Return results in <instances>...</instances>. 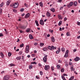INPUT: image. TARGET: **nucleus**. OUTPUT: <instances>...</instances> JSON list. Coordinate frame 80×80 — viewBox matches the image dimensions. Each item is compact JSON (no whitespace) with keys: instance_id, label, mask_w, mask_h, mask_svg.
<instances>
[{"instance_id":"c756f323","label":"nucleus","mask_w":80,"mask_h":80,"mask_svg":"<svg viewBox=\"0 0 80 80\" xmlns=\"http://www.w3.org/2000/svg\"><path fill=\"white\" fill-rule=\"evenodd\" d=\"M64 57L65 58H67V57H68V54H65V53Z\"/></svg>"},{"instance_id":"4d7b16f0","label":"nucleus","mask_w":80,"mask_h":80,"mask_svg":"<svg viewBox=\"0 0 80 80\" xmlns=\"http://www.w3.org/2000/svg\"><path fill=\"white\" fill-rule=\"evenodd\" d=\"M62 0H58V2H62Z\"/></svg>"},{"instance_id":"c85d7f7f","label":"nucleus","mask_w":80,"mask_h":80,"mask_svg":"<svg viewBox=\"0 0 80 80\" xmlns=\"http://www.w3.org/2000/svg\"><path fill=\"white\" fill-rule=\"evenodd\" d=\"M69 4H70V6L72 7V5L73 4V2H70Z\"/></svg>"},{"instance_id":"49530a36","label":"nucleus","mask_w":80,"mask_h":80,"mask_svg":"<svg viewBox=\"0 0 80 80\" xmlns=\"http://www.w3.org/2000/svg\"><path fill=\"white\" fill-rule=\"evenodd\" d=\"M10 65L11 67H12V66H15V65L11 63V64H10Z\"/></svg>"},{"instance_id":"c03bdc74","label":"nucleus","mask_w":80,"mask_h":80,"mask_svg":"<svg viewBox=\"0 0 80 80\" xmlns=\"http://www.w3.org/2000/svg\"><path fill=\"white\" fill-rule=\"evenodd\" d=\"M2 12V9L0 8V13H1V14Z\"/></svg>"},{"instance_id":"f03ea898","label":"nucleus","mask_w":80,"mask_h":80,"mask_svg":"<svg viewBox=\"0 0 80 80\" xmlns=\"http://www.w3.org/2000/svg\"><path fill=\"white\" fill-rule=\"evenodd\" d=\"M48 48L50 50H56L57 49V47H54V46H52L51 47L49 46L48 47Z\"/></svg>"},{"instance_id":"dca6fc26","label":"nucleus","mask_w":80,"mask_h":80,"mask_svg":"<svg viewBox=\"0 0 80 80\" xmlns=\"http://www.w3.org/2000/svg\"><path fill=\"white\" fill-rule=\"evenodd\" d=\"M58 17L59 18V20H61L62 19V16H61V15L60 14H59L58 15Z\"/></svg>"},{"instance_id":"c9c22d12","label":"nucleus","mask_w":80,"mask_h":80,"mask_svg":"<svg viewBox=\"0 0 80 80\" xmlns=\"http://www.w3.org/2000/svg\"><path fill=\"white\" fill-rule=\"evenodd\" d=\"M66 35H67V36H70V32H67V33H66Z\"/></svg>"},{"instance_id":"6ab92c4d","label":"nucleus","mask_w":80,"mask_h":80,"mask_svg":"<svg viewBox=\"0 0 80 80\" xmlns=\"http://www.w3.org/2000/svg\"><path fill=\"white\" fill-rule=\"evenodd\" d=\"M4 5V3L2 2L1 4H0V7H2Z\"/></svg>"},{"instance_id":"412c9836","label":"nucleus","mask_w":80,"mask_h":80,"mask_svg":"<svg viewBox=\"0 0 80 80\" xmlns=\"http://www.w3.org/2000/svg\"><path fill=\"white\" fill-rule=\"evenodd\" d=\"M39 5L40 6V7H43V3L42 2H41L39 3Z\"/></svg>"},{"instance_id":"20e7f679","label":"nucleus","mask_w":80,"mask_h":80,"mask_svg":"<svg viewBox=\"0 0 80 80\" xmlns=\"http://www.w3.org/2000/svg\"><path fill=\"white\" fill-rule=\"evenodd\" d=\"M25 52L26 53H28L29 52V46L27 45L26 46V48L25 50Z\"/></svg>"},{"instance_id":"39448f33","label":"nucleus","mask_w":80,"mask_h":80,"mask_svg":"<svg viewBox=\"0 0 80 80\" xmlns=\"http://www.w3.org/2000/svg\"><path fill=\"white\" fill-rule=\"evenodd\" d=\"M18 3L16 2L13 5L12 7L14 8H16L18 6Z\"/></svg>"},{"instance_id":"864d4df0","label":"nucleus","mask_w":80,"mask_h":80,"mask_svg":"<svg viewBox=\"0 0 80 80\" xmlns=\"http://www.w3.org/2000/svg\"><path fill=\"white\" fill-rule=\"evenodd\" d=\"M69 65H72V63L71 62H70L69 63Z\"/></svg>"},{"instance_id":"4468645a","label":"nucleus","mask_w":80,"mask_h":80,"mask_svg":"<svg viewBox=\"0 0 80 80\" xmlns=\"http://www.w3.org/2000/svg\"><path fill=\"white\" fill-rule=\"evenodd\" d=\"M35 22L36 23L37 26L38 27V26H39V24H38V21L35 20Z\"/></svg>"},{"instance_id":"a211bd4d","label":"nucleus","mask_w":80,"mask_h":80,"mask_svg":"<svg viewBox=\"0 0 80 80\" xmlns=\"http://www.w3.org/2000/svg\"><path fill=\"white\" fill-rule=\"evenodd\" d=\"M51 41L53 42H55V38L53 37H52L51 38Z\"/></svg>"},{"instance_id":"2eb2a0df","label":"nucleus","mask_w":80,"mask_h":80,"mask_svg":"<svg viewBox=\"0 0 80 80\" xmlns=\"http://www.w3.org/2000/svg\"><path fill=\"white\" fill-rule=\"evenodd\" d=\"M29 38L31 40H32L33 38L32 34H29Z\"/></svg>"},{"instance_id":"4c0bfd02","label":"nucleus","mask_w":80,"mask_h":80,"mask_svg":"<svg viewBox=\"0 0 80 80\" xmlns=\"http://www.w3.org/2000/svg\"><path fill=\"white\" fill-rule=\"evenodd\" d=\"M61 72H64V68H62L61 69Z\"/></svg>"},{"instance_id":"f8f14e48","label":"nucleus","mask_w":80,"mask_h":80,"mask_svg":"<svg viewBox=\"0 0 80 80\" xmlns=\"http://www.w3.org/2000/svg\"><path fill=\"white\" fill-rule=\"evenodd\" d=\"M10 2H11L10 1V0H9L8 1H7V2H6V4H7V6H8V5H10Z\"/></svg>"},{"instance_id":"bf43d9fd","label":"nucleus","mask_w":80,"mask_h":80,"mask_svg":"<svg viewBox=\"0 0 80 80\" xmlns=\"http://www.w3.org/2000/svg\"><path fill=\"white\" fill-rule=\"evenodd\" d=\"M67 20V18H64V22H65V21H66V20Z\"/></svg>"},{"instance_id":"6e6d98bb","label":"nucleus","mask_w":80,"mask_h":80,"mask_svg":"<svg viewBox=\"0 0 80 80\" xmlns=\"http://www.w3.org/2000/svg\"><path fill=\"white\" fill-rule=\"evenodd\" d=\"M77 25H80V22H78Z\"/></svg>"},{"instance_id":"473e14b6","label":"nucleus","mask_w":80,"mask_h":80,"mask_svg":"<svg viewBox=\"0 0 80 80\" xmlns=\"http://www.w3.org/2000/svg\"><path fill=\"white\" fill-rule=\"evenodd\" d=\"M12 55V53H11L10 52H9L8 53V57H10Z\"/></svg>"},{"instance_id":"7ed1b4c3","label":"nucleus","mask_w":80,"mask_h":80,"mask_svg":"<svg viewBox=\"0 0 80 80\" xmlns=\"http://www.w3.org/2000/svg\"><path fill=\"white\" fill-rule=\"evenodd\" d=\"M44 57L43 58V60L44 63H46L47 61V57L48 56L47 55H44Z\"/></svg>"},{"instance_id":"79ce46f5","label":"nucleus","mask_w":80,"mask_h":80,"mask_svg":"<svg viewBox=\"0 0 80 80\" xmlns=\"http://www.w3.org/2000/svg\"><path fill=\"white\" fill-rule=\"evenodd\" d=\"M67 7H68V8H70V7L71 6L69 4H68L67 5Z\"/></svg>"},{"instance_id":"0eeeda50","label":"nucleus","mask_w":80,"mask_h":80,"mask_svg":"<svg viewBox=\"0 0 80 80\" xmlns=\"http://www.w3.org/2000/svg\"><path fill=\"white\" fill-rule=\"evenodd\" d=\"M44 69L45 70H48L50 69V66L49 65H45L44 67Z\"/></svg>"},{"instance_id":"09e8293b","label":"nucleus","mask_w":80,"mask_h":80,"mask_svg":"<svg viewBox=\"0 0 80 80\" xmlns=\"http://www.w3.org/2000/svg\"><path fill=\"white\" fill-rule=\"evenodd\" d=\"M22 59L23 60V61H24V60H24V56H22Z\"/></svg>"},{"instance_id":"69168bd1","label":"nucleus","mask_w":80,"mask_h":80,"mask_svg":"<svg viewBox=\"0 0 80 80\" xmlns=\"http://www.w3.org/2000/svg\"><path fill=\"white\" fill-rule=\"evenodd\" d=\"M58 51L59 52H60V51H61V50H60V48H58Z\"/></svg>"},{"instance_id":"052dcab7","label":"nucleus","mask_w":80,"mask_h":80,"mask_svg":"<svg viewBox=\"0 0 80 80\" xmlns=\"http://www.w3.org/2000/svg\"><path fill=\"white\" fill-rule=\"evenodd\" d=\"M38 66H39V67H42V64H41L40 63H39Z\"/></svg>"},{"instance_id":"774afa93","label":"nucleus","mask_w":80,"mask_h":80,"mask_svg":"<svg viewBox=\"0 0 80 80\" xmlns=\"http://www.w3.org/2000/svg\"><path fill=\"white\" fill-rule=\"evenodd\" d=\"M77 38H80V35L77 37Z\"/></svg>"},{"instance_id":"cd10ccee","label":"nucleus","mask_w":80,"mask_h":80,"mask_svg":"<svg viewBox=\"0 0 80 80\" xmlns=\"http://www.w3.org/2000/svg\"><path fill=\"white\" fill-rule=\"evenodd\" d=\"M73 78H74V76H72L70 78L69 80H72Z\"/></svg>"},{"instance_id":"9d476101","label":"nucleus","mask_w":80,"mask_h":80,"mask_svg":"<svg viewBox=\"0 0 80 80\" xmlns=\"http://www.w3.org/2000/svg\"><path fill=\"white\" fill-rule=\"evenodd\" d=\"M29 16H30V13H28L25 15V17L26 18H29Z\"/></svg>"},{"instance_id":"f704fd0d","label":"nucleus","mask_w":80,"mask_h":80,"mask_svg":"<svg viewBox=\"0 0 80 80\" xmlns=\"http://www.w3.org/2000/svg\"><path fill=\"white\" fill-rule=\"evenodd\" d=\"M20 11V12H23V11H24V8H22L21 9Z\"/></svg>"},{"instance_id":"13d9d810","label":"nucleus","mask_w":80,"mask_h":80,"mask_svg":"<svg viewBox=\"0 0 80 80\" xmlns=\"http://www.w3.org/2000/svg\"><path fill=\"white\" fill-rule=\"evenodd\" d=\"M34 45H37L38 44V43L37 42H36V43H34Z\"/></svg>"},{"instance_id":"338daca9","label":"nucleus","mask_w":80,"mask_h":80,"mask_svg":"<svg viewBox=\"0 0 80 80\" xmlns=\"http://www.w3.org/2000/svg\"><path fill=\"white\" fill-rule=\"evenodd\" d=\"M59 52H60L58 51H56V53H59Z\"/></svg>"},{"instance_id":"9b49d317","label":"nucleus","mask_w":80,"mask_h":80,"mask_svg":"<svg viewBox=\"0 0 80 80\" xmlns=\"http://www.w3.org/2000/svg\"><path fill=\"white\" fill-rule=\"evenodd\" d=\"M74 60L75 61H77V62H78V61L80 60V58L78 57H76V58L74 59Z\"/></svg>"},{"instance_id":"a18cd8bd","label":"nucleus","mask_w":80,"mask_h":80,"mask_svg":"<svg viewBox=\"0 0 80 80\" xmlns=\"http://www.w3.org/2000/svg\"><path fill=\"white\" fill-rule=\"evenodd\" d=\"M24 5L26 7H28V5H27V4L26 3H24Z\"/></svg>"},{"instance_id":"4be33fe9","label":"nucleus","mask_w":80,"mask_h":80,"mask_svg":"<svg viewBox=\"0 0 80 80\" xmlns=\"http://www.w3.org/2000/svg\"><path fill=\"white\" fill-rule=\"evenodd\" d=\"M51 11H52V12H55V9L53 8H51Z\"/></svg>"},{"instance_id":"0e129e2a","label":"nucleus","mask_w":80,"mask_h":80,"mask_svg":"<svg viewBox=\"0 0 80 80\" xmlns=\"http://www.w3.org/2000/svg\"><path fill=\"white\" fill-rule=\"evenodd\" d=\"M18 41H17V42H20V39L19 38L18 39Z\"/></svg>"},{"instance_id":"a19ab883","label":"nucleus","mask_w":80,"mask_h":80,"mask_svg":"<svg viewBox=\"0 0 80 80\" xmlns=\"http://www.w3.org/2000/svg\"><path fill=\"white\" fill-rule=\"evenodd\" d=\"M31 64H35V65H36L37 64V63H36V62H31Z\"/></svg>"},{"instance_id":"a878e982","label":"nucleus","mask_w":80,"mask_h":80,"mask_svg":"<svg viewBox=\"0 0 80 80\" xmlns=\"http://www.w3.org/2000/svg\"><path fill=\"white\" fill-rule=\"evenodd\" d=\"M65 49L63 48H61V51H62V52H65Z\"/></svg>"},{"instance_id":"72a5a7b5","label":"nucleus","mask_w":80,"mask_h":80,"mask_svg":"<svg viewBox=\"0 0 80 80\" xmlns=\"http://www.w3.org/2000/svg\"><path fill=\"white\" fill-rule=\"evenodd\" d=\"M40 47H43L44 45V43H41L40 44Z\"/></svg>"},{"instance_id":"2f4dec72","label":"nucleus","mask_w":80,"mask_h":80,"mask_svg":"<svg viewBox=\"0 0 80 80\" xmlns=\"http://www.w3.org/2000/svg\"><path fill=\"white\" fill-rule=\"evenodd\" d=\"M62 21H60L59 22V23H58V25H59V26L61 25V24H62Z\"/></svg>"},{"instance_id":"6e6552de","label":"nucleus","mask_w":80,"mask_h":80,"mask_svg":"<svg viewBox=\"0 0 80 80\" xmlns=\"http://www.w3.org/2000/svg\"><path fill=\"white\" fill-rule=\"evenodd\" d=\"M40 24L42 25H44V22L42 20H41L40 21Z\"/></svg>"},{"instance_id":"f257e3e1","label":"nucleus","mask_w":80,"mask_h":80,"mask_svg":"<svg viewBox=\"0 0 80 80\" xmlns=\"http://www.w3.org/2000/svg\"><path fill=\"white\" fill-rule=\"evenodd\" d=\"M18 27L21 29H22V30H25V29L27 27L25 25H22L20 24L18 25Z\"/></svg>"},{"instance_id":"e2e57ef3","label":"nucleus","mask_w":80,"mask_h":80,"mask_svg":"<svg viewBox=\"0 0 80 80\" xmlns=\"http://www.w3.org/2000/svg\"><path fill=\"white\" fill-rule=\"evenodd\" d=\"M66 67H68V63H66L65 64Z\"/></svg>"},{"instance_id":"393cba45","label":"nucleus","mask_w":80,"mask_h":80,"mask_svg":"<svg viewBox=\"0 0 80 80\" xmlns=\"http://www.w3.org/2000/svg\"><path fill=\"white\" fill-rule=\"evenodd\" d=\"M43 50L44 52H45L46 51H47V48H44L43 49Z\"/></svg>"},{"instance_id":"8fccbe9b","label":"nucleus","mask_w":80,"mask_h":80,"mask_svg":"<svg viewBox=\"0 0 80 80\" xmlns=\"http://www.w3.org/2000/svg\"><path fill=\"white\" fill-rule=\"evenodd\" d=\"M68 50H67L66 52H65V54H68Z\"/></svg>"},{"instance_id":"de8ad7c7","label":"nucleus","mask_w":80,"mask_h":80,"mask_svg":"<svg viewBox=\"0 0 80 80\" xmlns=\"http://www.w3.org/2000/svg\"><path fill=\"white\" fill-rule=\"evenodd\" d=\"M40 73L41 75H43V72L42 71H41L40 72Z\"/></svg>"},{"instance_id":"5fc2aeb1","label":"nucleus","mask_w":80,"mask_h":80,"mask_svg":"<svg viewBox=\"0 0 80 80\" xmlns=\"http://www.w3.org/2000/svg\"><path fill=\"white\" fill-rule=\"evenodd\" d=\"M4 72H5V71H3L1 72V74H3V73H4Z\"/></svg>"},{"instance_id":"37998d69","label":"nucleus","mask_w":80,"mask_h":80,"mask_svg":"<svg viewBox=\"0 0 80 80\" xmlns=\"http://www.w3.org/2000/svg\"><path fill=\"white\" fill-rule=\"evenodd\" d=\"M57 66L58 68H60V65H57Z\"/></svg>"},{"instance_id":"5701e85b","label":"nucleus","mask_w":80,"mask_h":80,"mask_svg":"<svg viewBox=\"0 0 80 80\" xmlns=\"http://www.w3.org/2000/svg\"><path fill=\"white\" fill-rule=\"evenodd\" d=\"M32 67H33V66H32V65H30L29 67V69H30V70H31V69L32 68Z\"/></svg>"},{"instance_id":"ddd939ff","label":"nucleus","mask_w":80,"mask_h":80,"mask_svg":"<svg viewBox=\"0 0 80 80\" xmlns=\"http://www.w3.org/2000/svg\"><path fill=\"white\" fill-rule=\"evenodd\" d=\"M73 5L75 7H77V2L75 1L73 4Z\"/></svg>"},{"instance_id":"aec40b11","label":"nucleus","mask_w":80,"mask_h":80,"mask_svg":"<svg viewBox=\"0 0 80 80\" xmlns=\"http://www.w3.org/2000/svg\"><path fill=\"white\" fill-rule=\"evenodd\" d=\"M0 55L2 57H4V54L2 52H0Z\"/></svg>"},{"instance_id":"f3484780","label":"nucleus","mask_w":80,"mask_h":80,"mask_svg":"<svg viewBox=\"0 0 80 80\" xmlns=\"http://www.w3.org/2000/svg\"><path fill=\"white\" fill-rule=\"evenodd\" d=\"M21 57H18L16 58V60H20V59H21Z\"/></svg>"},{"instance_id":"58836bf2","label":"nucleus","mask_w":80,"mask_h":80,"mask_svg":"<svg viewBox=\"0 0 80 80\" xmlns=\"http://www.w3.org/2000/svg\"><path fill=\"white\" fill-rule=\"evenodd\" d=\"M13 11L14 12H17V10H16L15 9H13Z\"/></svg>"},{"instance_id":"ea45409f","label":"nucleus","mask_w":80,"mask_h":80,"mask_svg":"<svg viewBox=\"0 0 80 80\" xmlns=\"http://www.w3.org/2000/svg\"><path fill=\"white\" fill-rule=\"evenodd\" d=\"M22 51H20V52H19V54L20 55H22Z\"/></svg>"},{"instance_id":"423d86ee","label":"nucleus","mask_w":80,"mask_h":80,"mask_svg":"<svg viewBox=\"0 0 80 80\" xmlns=\"http://www.w3.org/2000/svg\"><path fill=\"white\" fill-rule=\"evenodd\" d=\"M3 79L4 80H8L9 79V76L8 75L5 76L4 77Z\"/></svg>"},{"instance_id":"1a4fd4ad","label":"nucleus","mask_w":80,"mask_h":80,"mask_svg":"<svg viewBox=\"0 0 80 80\" xmlns=\"http://www.w3.org/2000/svg\"><path fill=\"white\" fill-rule=\"evenodd\" d=\"M47 16L48 17H51V14L50 13V12H47L46 13Z\"/></svg>"},{"instance_id":"3c124183","label":"nucleus","mask_w":80,"mask_h":80,"mask_svg":"<svg viewBox=\"0 0 80 80\" xmlns=\"http://www.w3.org/2000/svg\"><path fill=\"white\" fill-rule=\"evenodd\" d=\"M51 68L52 69V71H53V70H54V67H53L52 66L51 67Z\"/></svg>"},{"instance_id":"680f3d73","label":"nucleus","mask_w":80,"mask_h":80,"mask_svg":"<svg viewBox=\"0 0 80 80\" xmlns=\"http://www.w3.org/2000/svg\"><path fill=\"white\" fill-rule=\"evenodd\" d=\"M63 8V7H61L60 8V10H62Z\"/></svg>"},{"instance_id":"e433bc0d","label":"nucleus","mask_w":80,"mask_h":80,"mask_svg":"<svg viewBox=\"0 0 80 80\" xmlns=\"http://www.w3.org/2000/svg\"><path fill=\"white\" fill-rule=\"evenodd\" d=\"M24 45V44H23V43H22V44H21L20 45V47H23Z\"/></svg>"},{"instance_id":"7c9ffc66","label":"nucleus","mask_w":80,"mask_h":80,"mask_svg":"<svg viewBox=\"0 0 80 80\" xmlns=\"http://www.w3.org/2000/svg\"><path fill=\"white\" fill-rule=\"evenodd\" d=\"M61 77L63 80H66V79H65V77H64L63 76H62Z\"/></svg>"},{"instance_id":"603ef678","label":"nucleus","mask_w":80,"mask_h":80,"mask_svg":"<svg viewBox=\"0 0 80 80\" xmlns=\"http://www.w3.org/2000/svg\"><path fill=\"white\" fill-rule=\"evenodd\" d=\"M0 37H3V34L2 33H0Z\"/></svg>"},{"instance_id":"bb28decb","label":"nucleus","mask_w":80,"mask_h":80,"mask_svg":"<svg viewBox=\"0 0 80 80\" xmlns=\"http://www.w3.org/2000/svg\"><path fill=\"white\" fill-rule=\"evenodd\" d=\"M71 71H73V66H72L71 67Z\"/></svg>"},{"instance_id":"b1692460","label":"nucleus","mask_w":80,"mask_h":80,"mask_svg":"<svg viewBox=\"0 0 80 80\" xmlns=\"http://www.w3.org/2000/svg\"><path fill=\"white\" fill-rule=\"evenodd\" d=\"M30 30H31V29L29 28H28L26 29V31L27 32H29L30 31Z\"/></svg>"}]
</instances>
